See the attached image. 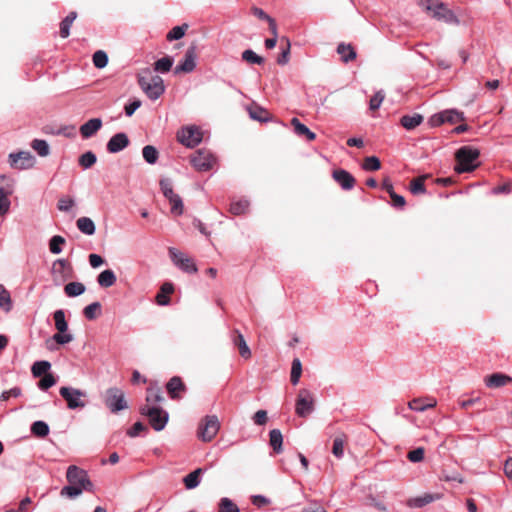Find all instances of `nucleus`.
Here are the masks:
<instances>
[{"label": "nucleus", "mask_w": 512, "mask_h": 512, "mask_svg": "<svg viewBox=\"0 0 512 512\" xmlns=\"http://www.w3.org/2000/svg\"><path fill=\"white\" fill-rule=\"evenodd\" d=\"M52 338L56 343H58L60 345H64L73 340V335L70 333H66V332H64V333L58 332V333L54 334Z\"/></svg>", "instance_id": "nucleus-60"}, {"label": "nucleus", "mask_w": 512, "mask_h": 512, "mask_svg": "<svg viewBox=\"0 0 512 512\" xmlns=\"http://www.w3.org/2000/svg\"><path fill=\"white\" fill-rule=\"evenodd\" d=\"M220 429V422L216 415H207L199 423L197 437L203 442L212 441Z\"/></svg>", "instance_id": "nucleus-4"}, {"label": "nucleus", "mask_w": 512, "mask_h": 512, "mask_svg": "<svg viewBox=\"0 0 512 512\" xmlns=\"http://www.w3.org/2000/svg\"><path fill=\"white\" fill-rule=\"evenodd\" d=\"M97 161L96 155L92 151H87L79 157V164L84 169L92 167Z\"/></svg>", "instance_id": "nucleus-47"}, {"label": "nucleus", "mask_w": 512, "mask_h": 512, "mask_svg": "<svg viewBox=\"0 0 512 512\" xmlns=\"http://www.w3.org/2000/svg\"><path fill=\"white\" fill-rule=\"evenodd\" d=\"M196 67V48L195 46L189 47L184 55L183 60H181L175 67L174 73H190Z\"/></svg>", "instance_id": "nucleus-16"}, {"label": "nucleus", "mask_w": 512, "mask_h": 512, "mask_svg": "<svg viewBox=\"0 0 512 512\" xmlns=\"http://www.w3.org/2000/svg\"><path fill=\"white\" fill-rule=\"evenodd\" d=\"M423 121V116L420 114H413V115H404L401 117L400 123L401 125L407 129L412 130L419 126Z\"/></svg>", "instance_id": "nucleus-30"}, {"label": "nucleus", "mask_w": 512, "mask_h": 512, "mask_svg": "<svg viewBox=\"0 0 512 512\" xmlns=\"http://www.w3.org/2000/svg\"><path fill=\"white\" fill-rule=\"evenodd\" d=\"M51 364L48 361H37L32 365L31 371L34 377L48 374Z\"/></svg>", "instance_id": "nucleus-41"}, {"label": "nucleus", "mask_w": 512, "mask_h": 512, "mask_svg": "<svg viewBox=\"0 0 512 512\" xmlns=\"http://www.w3.org/2000/svg\"><path fill=\"white\" fill-rule=\"evenodd\" d=\"M117 281V277L113 270L106 269L97 276V283L102 288H109Z\"/></svg>", "instance_id": "nucleus-24"}, {"label": "nucleus", "mask_w": 512, "mask_h": 512, "mask_svg": "<svg viewBox=\"0 0 512 512\" xmlns=\"http://www.w3.org/2000/svg\"><path fill=\"white\" fill-rule=\"evenodd\" d=\"M128 145H129L128 136L125 133L120 132V133L113 135L109 139V141L107 143V150L110 153H118V152L122 151L123 149H125Z\"/></svg>", "instance_id": "nucleus-19"}, {"label": "nucleus", "mask_w": 512, "mask_h": 512, "mask_svg": "<svg viewBox=\"0 0 512 512\" xmlns=\"http://www.w3.org/2000/svg\"><path fill=\"white\" fill-rule=\"evenodd\" d=\"M437 405V401L434 398H415L408 403V407L416 412H423L429 408H434Z\"/></svg>", "instance_id": "nucleus-23"}, {"label": "nucleus", "mask_w": 512, "mask_h": 512, "mask_svg": "<svg viewBox=\"0 0 512 512\" xmlns=\"http://www.w3.org/2000/svg\"><path fill=\"white\" fill-rule=\"evenodd\" d=\"M15 180L12 177L0 176V195L9 197L14 192Z\"/></svg>", "instance_id": "nucleus-31"}, {"label": "nucleus", "mask_w": 512, "mask_h": 512, "mask_svg": "<svg viewBox=\"0 0 512 512\" xmlns=\"http://www.w3.org/2000/svg\"><path fill=\"white\" fill-rule=\"evenodd\" d=\"M337 53L344 63H348L356 58V51L350 44L340 43L337 47Z\"/></svg>", "instance_id": "nucleus-28"}, {"label": "nucleus", "mask_w": 512, "mask_h": 512, "mask_svg": "<svg viewBox=\"0 0 512 512\" xmlns=\"http://www.w3.org/2000/svg\"><path fill=\"white\" fill-rule=\"evenodd\" d=\"M218 512H239L238 506L229 498L220 499Z\"/></svg>", "instance_id": "nucleus-48"}, {"label": "nucleus", "mask_w": 512, "mask_h": 512, "mask_svg": "<svg viewBox=\"0 0 512 512\" xmlns=\"http://www.w3.org/2000/svg\"><path fill=\"white\" fill-rule=\"evenodd\" d=\"M249 115L252 119L259 122H267L269 120V112L261 107H254L249 109Z\"/></svg>", "instance_id": "nucleus-43"}, {"label": "nucleus", "mask_w": 512, "mask_h": 512, "mask_svg": "<svg viewBox=\"0 0 512 512\" xmlns=\"http://www.w3.org/2000/svg\"><path fill=\"white\" fill-rule=\"evenodd\" d=\"M54 321H55V327L58 330V332L64 333L68 330V324L65 319V313L63 310H56L53 314Z\"/></svg>", "instance_id": "nucleus-37"}, {"label": "nucleus", "mask_w": 512, "mask_h": 512, "mask_svg": "<svg viewBox=\"0 0 512 512\" xmlns=\"http://www.w3.org/2000/svg\"><path fill=\"white\" fill-rule=\"evenodd\" d=\"M102 127V120L100 118H92L85 122L80 127V133L81 136L84 139L91 138L96 134L97 131H99Z\"/></svg>", "instance_id": "nucleus-20"}, {"label": "nucleus", "mask_w": 512, "mask_h": 512, "mask_svg": "<svg viewBox=\"0 0 512 512\" xmlns=\"http://www.w3.org/2000/svg\"><path fill=\"white\" fill-rule=\"evenodd\" d=\"M204 473V469L197 468L190 472L183 478L184 485L187 489L191 490L200 484V477Z\"/></svg>", "instance_id": "nucleus-26"}, {"label": "nucleus", "mask_w": 512, "mask_h": 512, "mask_svg": "<svg viewBox=\"0 0 512 512\" xmlns=\"http://www.w3.org/2000/svg\"><path fill=\"white\" fill-rule=\"evenodd\" d=\"M8 163L12 169L26 170L35 164V157L30 151L12 152L8 155Z\"/></svg>", "instance_id": "nucleus-12"}, {"label": "nucleus", "mask_w": 512, "mask_h": 512, "mask_svg": "<svg viewBox=\"0 0 512 512\" xmlns=\"http://www.w3.org/2000/svg\"><path fill=\"white\" fill-rule=\"evenodd\" d=\"M281 41H284L286 46H285V48L282 49V52L277 59V63L279 65H285L289 61L291 43H290V40L286 37H283L281 39Z\"/></svg>", "instance_id": "nucleus-53"}, {"label": "nucleus", "mask_w": 512, "mask_h": 512, "mask_svg": "<svg viewBox=\"0 0 512 512\" xmlns=\"http://www.w3.org/2000/svg\"><path fill=\"white\" fill-rule=\"evenodd\" d=\"M49 426L46 422L38 420L31 425V432L37 437H46L49 434Z\"/></svg>", "instance_id": "nucleus-36"}, {"label": "nucleus", "mask_w": 512, "mask_h": 512, "mask_svg": "<svg viewBox=\"0 0 512 512\" xmlns=\"http://www.w3.org/2000/svg\"><path fill=\"white\" fill-rule=\"evenodd\" d=\"M433 497L431 495H425L423 497H417L409 500L408 505L411 507H423L426 504L432 502Z\"/></svg>", "instance_id": "nucleus-57"}, {"label": "nucleus", "mask_w": 512, "mask_h": 512, "mask_svg": "<svg viewBox=\"0 0 512 512\" xmlns=\"http://www.w3.org/2000/svg\"><path fill=\"white\" fill-rule=\"evenodd\" d=\"M253 421L256 425H264L267 422V412L258 410L253 416Z\"/></svg>", "instance_id": "nucleus-63"}, {"label": "nucleus", "mask_w": 512, "mask_h": 512, "mask_svg": "<svg viewBox=\"0 0 512 512\" xmlns=\"http://www.w3.org/2000/svg\"><path fill=\"white\" fill-rule=\"evenodd\" d=\"M142 156L148 164H155L159 158V152L156 147L146 145L142 149Z\"/></svg>", "instance_id": "nucleus-34"}, {"label": "nucleus", "mask_w": 512, "mask_h": 512, "mask_svg": "<svg viewBox=\"0 0 512 512\" xmlns=\"http://www.w3.org/2000/svg\"><path fill=\"white\" fill-rule=\"evenodd\" d=\"M65 243V239L60 235H55L50 239L49 249L53 254H60L62 252V245Z\"/></svg>", "instance_id": "nucleus-51"}, {"label": "nucleus", "mask_w": 512, "mask_h": 512, "mask_svg": "<svg viewBox=\"0 0 512 512\" xmlns=\"http://www.w3.org/2000/svg\"><path fill=\"white\" fill-rule=\"evenodd\" d=\"M424 176L414 178L410 183V191L414 195H420L426 193L424 185Z\"/></svg>", "instance_id": "nucleus-45"}, {"label": "nucleus", "mask_w": 512, "mask_h": 512, "mask_svg": "<svg viewBox=\"0 0 512 512\" xmlns=\"http://www.w3.org/2000/svg\"><path fill=\"white\" fill-rule=\"evenodd\" d=\"M66 478L69 484L78 486L89 492L93 490V483L90 481L88 473L76 465H70L67 468Z\"/></svg>", "instance_id": "nucleus-5"}, {"label": "nucleus", "mask_w": 512, "mask_h": 512, "mask_svg": "<svg viewBox=\"0 0 512 512\" xmlns=\"http://www.w3.org/2000/svg\"><path fill=\"white\" fill-rule=\"evenodd\" d=\"M141 106V101L140 100H133L131 101L130 103H128L124 110H125V114L130 117L134 114V112Z\"/></svg>", "instance_id": "nucleus-61"}, {"label": "nucleus", "mask_w": 512, "mask_h": 512, "mask_svg": "<svg viewBox=\"0 0 512 512\" xmlns=\"http://www.w3.org/2000/svg\"><path fill=\"white\" fill-rule=\"evenodd\" d=\"M141 414L148 417L155 431H160V390L148 388L146 403L140 409Z\"/></svg>", "instance_id": "nucleus-2"}, {"label": "nucleus", "mask_w": 512, "mask_h": 512, "mask_svg": "<svg viewBox=\"0 0 512 512\" xmlns=\"http://www.w3.org/2000/svg\"><path fill=\"white\" fill-rule=\"evenodd\" d=\"M105 404L112 413H117L127 408L124 392L117 388L111 387L106 391Z\"/></svg>", "instance_id": "nucleus-10"}, {"label": "nucleus", "mask_w": 512, "mask_h": 512, "mask_svg": "<svg viewBox=\"0 0 512 512\" xmlns=\"http://www.w3.org/2000/svg\"><path fill=\"white\" fill-rule=\"evenodd\" d=\"M138 82L150 99L156 100L160 97V82L157 80V77L151 75L150 70L142 71L139 74Z\"/></svg>", "instance_id": "nucleus-6"}, {"label": "nucleus", "mask_w": 512, "mask_h": 512, "mask_svg": "<svg viewBox=\"0 0 512 512\" xmlns=\"http://www.w3.org/2000/svg\"><path fill=\"white\" fill-rule=\"evenodd\" d=\"M512 382V378L503 373H493L485 378V385L488 388H500Z\"/></svg>", "instance_id": "nucleus-21"}, {"label": "nucleus", "mask_w": 512, "mask_h": 512, "mask_svg": "<svg viewBox=\"0 0 512 512\" xmlns=\"http://www.w3.org/2000/svg\"><path fill=\"white\" fill-rule=\"evenodd\" d=\"M480 156V151L477 148L472 146H462L456 151L455 158L457 164L455 166V171L458 174L465 172L474 171L479 163L477 162Z\"/></svg>", "instance_id": "nucleus-3"}, {"label": "nucleus", "mask_w": 512, "mask_h": 512, "mask_svg": "<svg viewBox=\"0 0 512 512\" xmlns=\"http://www.w3.org/2000/svg\"><path fill=\"white\" fill-rule=\"evenodd\" d=\"M385 98V94L383 91L376 92L369 101L370 110H377L381 106L383 100Z\"/></svg>", "instance_id": "nucleus-54"}, {"label": "nucleus", "mask_w": 512, "mask_h": 512, "mask_svg": "<svg viewBox=\"0 0 512 512\" xmlns=\"http://www.w3.org/2000/svg\"><path fill=\"white\" fill-rule=\"evenodd\" d=\"M166 391L173 400H179L186 392V386L178 376L172 377L166 384Z\"/></svg>", "instance_id": "nucleus-17"}, {"label": "nucleus", "mask_w": 512, "mask_h": 512, "mask_svg": "<svg viewBox=\"0 0 512 512\" xmlns=\"http://www.w3.org/2000/svg\"><path fill=\"white\" fill-rule=\"evenodd\" d=\"M76 226L83 234L88 236L93 235L96 231L95 224L89 217H80L76 221Z\"/></svg>", "instance_id": "nucleus-27"}, {"label": "nucleus", "mask_w": 512, "mask_h": 512, "mask_svg": "<svg viewBox=\"0 0 512 512\" xmlns=\"http://www.w3.org/2000/svg\"><path fill=\"white\" fill-rule=\"evenodd\" d=\"M177 138L183 145L193 148L202 141V132L197 126H188L178 132Z\"/></svg>", "instance_id": "nucleus-14"}, {"label": "nucleus", "mask_w": 512, "mask_h": 512, "mask_svg": "<svg viewBox=\"0 0 512 512\" xmlns=\"http://www.w3.org/2000/svg\"><path fill=\"white\" fill-rule=\"evenodd\" d=\"M93 64L98 69H103L108 64V55L103 50H98L93 54Z\"/></svg>", "instance_id": "nucleus-44"}, {"label": "nucleus", "mask_w": 512, "mask_h": 512, "mask_svg": "<svg viewBox=\"0 0 512 512\" xmlns=\"http://www.w3.org/2000/svg\"><path fill=\"white\" fill-rule=\"evenodd\" d=\"M83 491H85V490L78 486L68 484L67 486H64L61 489L60 495L66 496L69 498H75V497H78L79 495H81L83 493Z\"/></svg>", "instance_id": "nucleus-50"}, {"label": "nucleus", "mask_w": 512, "mask_h": 512, "mask_svg": "<svg viewBox=\"0 0 512 512\" xmlns=\"http://www.w3.org/2000/svg\"><path fill=\"white\" fill-rule=\"evenodd\" d=\"M381 167L379 158L376 156H369L364 159L362 168L366 171H377Z\"/></svg>", "instance_id": "nucleus-52"}, {"label": "nucleus", "mask_w": 512, "mask_h": 512, "mask_svg": "<svg viewBox=\"0 0 512 512\" xmlns=\"http://www.w3.org/2000/svg\"><path fill=\"white\" fill-rule=\"evenodd\" d=\"M85 285L81 282H69L64 286V292L68 297H77L85 292Z\"/></svg>", "instance_id": "nucleus-32"}, {"label": "nucleus", "mask_w": 512, "mask_h": 512, "mask_svg": "<svg viewBox=\"0 0 512 512\" xmlns=\"http://www.w3.org/2000/svg\"><path fill=\"white\" fill-rule=\"evenodd\" d=\"M464 113L456 109L444 110L431 117L432 125H441L443 123L455 124L460 121H464Z\"/></svg>", "instance_id": "nucleus-15"}, {"label": "nucleus", "mask_w": 512, "mask_h": 512, "mask_svg": "<svg viewBox=\"0 0 512 512\" xmlns=\"http://www.w3.org/2000/svg\"><path fill=\"white\" fill-rule=\"evenodd\" d=\"M301 373H302L301 361H300V359L295 358L292 361L291 375H290V380L293 385H297L299 383Z\"/></svg>", "instance_id": "nucleus-42"}, {"label": "nucleus", "mask_w": 512, "mask_h": 512, "mask_svg": "<svg viewBox=\"0 0 512 512\" xmlns=\"http://www.w3.org/2000/svg\"><path fill=\"white\" fill-rule=\"evenodd\" d=\"M56 384V379L52 374H46L39 381L38 386L42 390H47Z\"/></svg>", "instance_id": "nucleus-58"}, {"label": "nucleus", "mask_w": 512, "mask_h": 512, "mask_svg": "<svg viewBox=\"0 0 512 512\" xmlns=\"http://www.w3.org/2000/svg\"><path fill=\"white\" fill-rule=\"evenodd\" d=\"M20 394H21L20 388L14 387V388H11V389H9L7 391H4L1 394L0 399L2 401H7L10 397L16 398V397L20 396Z\"/></svg>", "instance_id": "nucleus-62"}, {"label": "nucleus", "mask_w": 512, "mask_h": 512, "mask_svg": "<svg viewBox=\"0 0 512 512\" xmlns=\"http://www.w3.org/2000/svg\"><path fill=\"white\" fill-rule=\"evenodd\" d=\"M242 59L250 64L261 65L264 63V58L256 54L251 49H247L242 52Z\"/></svg>", "instance_id": "nucleus-49"}, {"label": "nucleus", "mask_w": 512, "mask_h": 512, "mask_svg": "<svg viewBox=\"0 0 512 512\" xmlns=\"http://www.w3.org/2000/svg\"><path fill=\"white\" fill-rule=\"evenodd\" d=\"M424 448L418 447L412 451H409L407 454V458L409 461L413 463L421 462L424 459Z\"/></svg>", "instance_id": "nucleus-55"}, {"label": "nucleus", "mask_w": 512, "mask_h": 512, "mask_svg": "<svg viewBox=\"0 0 512 512\" xmlns=\"http://www.w3.org/2000/svg\"><path fill=\"white\" fill-rule=\"evenodd\" d=\"M291 125L294 127V131L298 136H305L308 141L315 140L316 134L312 132L306 125L301 123L298 118H292Z\"/></svg>", "instance_id": "nucleus-25"}, {"label": "nucleus", "mask_w": 512, "mask_h": 512, "mask_svg": "<svg viewBox=\"0 0 512 512\" xmlns=\"http://www.w3.org/2000/svg\"><path fill=\"white\" fill-rule=\"evenodd\" d=\"M0 308L5 312H9L12 309L10 293L2 284H0Z\"/></svg>", "instance_id": "nucleus-35"}, {"label": "nucleus", "mask_w": 512, "mask_h": 512, "mask_svg": "<svg viewBox=\"0 0 512 512\" xmlns=\"http://www.w3.org/2000/svg\"><path fill=\"white\" fill-rule=\"evenodd\" d=\"M313 411L314 399L311 392L307 389H301L296 399L295 413L301 418H306Z\"/></svg>", "instance_id": "nucleus-11"}, {"label": "nucleus", "mask_w": 512, "mask_h": 512, "mask_svg": "<svg viewBox=\"0 0 512 512\" xmlns=\"http://www.w3.org/2000/svg\"><path fill=\"white\" fill-rule=\"evenodd\" d=\"M77 18V13L75 11L70 12L60 23V36L62 38H67L70 35V28Z\"/></svg>", "instance_id": "nucleus-33"}, {"label": "nucleus", "mask_w": 512, "mask_h": 512, "mask_svg": "<svg viewBox=\"0 0 512 512\" xmlns=\"http://www.w3.org/2000/svg\"><path fill=\"white\" fill-rule=\"evenodd\" d=\"M59 393L67 402V407L71 410L84 408L86 406L84 398L87 394L85 391L65 386L60 388Z\"/></svg>", "instance_id": "nucleus-7"}, {"label": "nucleus", "mask_w": 512, "mask_h": 512, "mask_svg": "<svg viewBox=\"0 0 512 512\" xmlns=\"http://www.w3.org/2000/svg\"><path fill=\"white\" fill-rule=\"evenodd\" d=\"M191 164L198 171H209L216 164V157L209 150L199 149L192 155Z\"/></svg>", "instance_id": "nucleus-13"}, {"label": "nucleus", "mask_w": 512, "mask_h": 512, "mask_svg": "<svg viewBox=\"0 0 512 512\" xmlns=\"http://www.w3.org/2000/svg\"><path fill=\"white\" fill-rule=\"evenodd\" d=\"M332 177L343 190H351L356 182L353 175L344 169L334 170Z\"/></svg>", "instance_id": "nucleus-18"}, {"label": "nucleus", "mask_w": 512, "mask_h": 512, "mask_svg": "<svg viewBox=\"0 0 512 512\" xmlns=\"http://www.w3.org/2000/svg\"><path fill=\"white\" fill-rule=\"evenodd\" d=\"M162 194L170 205V214L173 217L181 216L184 212V203L181 196L175 193L169 183L162 180Z\"/></svg>", "instance_id": "nucleus-9"}, {"label": "nucleus", "mask_w": 512, "mask_h": 512, "mask_svg": "<svg viewBox=\"0 0 512 512\" xmlns=\"http://www.w3.org/2000/svg\"><path fill=\"white\" fill-rule=\"evenodd\" d=\"M249 207V201L246 199L235 200L230 205V212L234 215L244 214Z\"/></svg>", "instance_id": "nucleus-38"}, {"label": "nucleus", "mask_w": 512, "mask_h": 512, "mask_svg": "<svg viewBox=\"0 0 512 512\" xmlns=\"http://www.w3.org/2000/svg\"><path fill=\"white\" fill-rule=\"evenodd\" d=\"M168 253H169V257H170L172 263L178 269L182 270L185 273H189V274L197 272V267H196L194 261L192 260V258L188 257L182 251H180L174 247H170L168 249Z\"/></svg>", "instance_id": "nucleus-8"}, {"label": "nucleus", "mask_w": 512, "mask_h": 512, "mask_svg": "<svg viewBox=\"0 0 512 512\" xmlns=\"http://www.w3.org/2000/svg\"><path fill=\"white\" fill-rule=\"evenodd\" d=\"M233 344L238 347L240 355L248 359L251 357V350L248 347L246 340L239 330H234L232 335Z\"/></svg>", "instance_id": "nucleus-22"}, {"label": "nucleus", "mask_w": 512, "mask_h": 512, "mask_svg": "<svg viewBox=\"0 0 512 512\" xmlns=\"http://www.w3.org/2000/svg\"><path fill=\"white\" fill-rule=\"evenodd\" d=\"M100 311L101 303L96 301L87 305L83 310V314L88 320H94L100 314Z\"/></svg>", "instance_id": "nucleus-40"}, {"label": "nucleus", "mask_w": 512, "mask_h": 512, "mask_svg": "<svg viewBox=\"0 0 512 512\" xmlns=\"http://www.w3.org/2000/svg\"><path fill=\"white\" fill-rule=\"evenodd\" d=\"M392 199V205L395 207V208H403L406 204V201H405V198L401 195H398L396 194L395 192H393L392 194L389 195Z\"/></svg>", "instance_id": "nucleus-64"}, {"label": "nucleus", "mask_w": 512, "mask_h": 512, "mask_svg": "<svg viewBox=\"0 0 512 512\" xmlns=\"http://www.w3.org/2000/svg\"><path fill=\"white\" fill-rule=\"evenodd\" d=\"M75 205L72 198L62 197L58 200L57 207L60 211L68 212Z\"/></svg>", "instance_id": "nucleus-59"}, {"label": "nucleus", "mask_w": 512, "mask_h": 512, "mask_svg": "<svg viewBox=\"0 0 512 512\" xmlns=\"http://www.w3.org/2000/svg\"><path fill=\"white\" fill-rule=\"evenodd\" d=\"M31 147L38 153L41 157H46L50 153L49 145L45 140L35 139L31 143Z\"/></svg>", "instance_id": "nucleus-39"}, {"label": "nucleus", "mask_w": 512, "mask_h": 512, "mask_svg": "<svg viewBox=\"0 0 512 512\" xmlns=\"http://www.w3.org/2000/svg\"><path fill=\"white\" fill-rule=\"evenodd\" d=\"M269 442L274 452L280 454L283 451V435L279 429H272L269 432Z\"/></svg>", "instance_id": "nucleus-29"}, {"label": "nucleus", "mask_w": 512, "mask_h": 512, "mask_svg": "<svg viewBox=\"0 0 512 512\" xmlns=\"http://www.w3.org/2000/svg\"><path fill=\"white\" fill-rule=\"evenodd\" d=\"M188 29V24H182L179 26H175L172 28V30L166 35V38L168 41H174L181 39L184 35L186 30Z\"/></svg>", "instance_id": "nucleus-46"}, {"label": "nucleus", "mask_w": 512, "mask_h": 512, "mask_svg": "<svg viewBox=\"0 0 512 512\" xmlns=\"http://www.w3.org/2000/svg\"><path fill=\"white\" fill-rule=\"evenodd\" d=\"M332 453L337 458H342L344 455V441L342 438L337 437L333 441Z\"/></svg>", "instance_id": "nucleus-56"}, {"label": "nucleus", "mask_w": 512, "mask_h": 512, "mask_svg": "<svg viewBox=\"0 0 512 512\" xmlns=\"http://www.w3.org/2000/svg\"><path fill=\"white\" fill-rule=\"evenodd\" d=\"M420 5L432 18L438 21L454 25L460 23L455 13L440 0H421Z\"/></svg>", "instance_id": "nucleus-1"}]
</instances>
